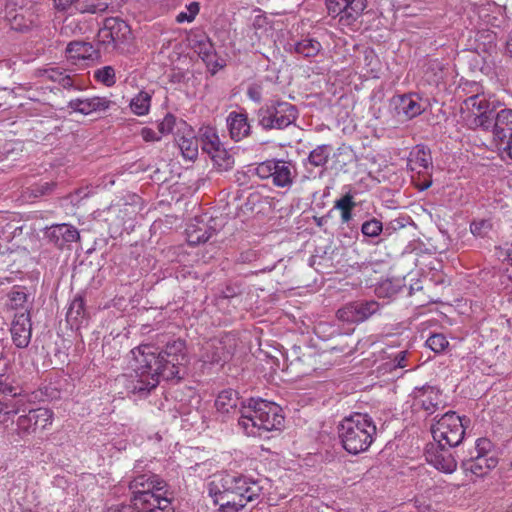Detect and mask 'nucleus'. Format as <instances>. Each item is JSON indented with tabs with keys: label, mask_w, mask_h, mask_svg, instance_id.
Instances as JSON below:
<instances>
[{
	"label": "nucleus",
	"mask_w": 512,
	"mask_h": 512,
	"mask_svg": "<svg viewBox=\"0 0 512 512\" xmlns=\"http://www.w3.org/2000/svg\"><path fill=\"white\" fill-rule=\"evenodd\" d=\"M491 228V224L487 220L474 221L470 225L472 234L476 236H484Z\"/></svg>",
	"instance_id": "13d9d810"
},
{
	"label": "nucleus",
	"mask_w": 512,
	"mask_h": 512,
	"mask_svg": "<svg viewBox=\"0 0 512 512\" xmlns=\"http://www.w3.org/2000/svg\"><path fill=\"white\" fill-rule=\"evenodd\" d=\"M294 50L297 54L303 55L304 57L316 56L320 49L321 44L314 39L305 38L297 41L293 44Z\"/></svg>",
	"instance_id": "ea45409f"
},
{
	"label": "nucleus",
	"mask_w": 512,
	"mask_h": 512,
	"mask_svg": "<svg viewBox=\"0 0 512 512\" xmlns=\"http://www.w3.org/2000/svg\"><path fill=\"white\" fill-rule=\"evenodd\" d=\"M131 353L134 358L133 373L127 388L140 397H146L155 389L160 378L180 380L186 374L188 356L186 343L181 339L167 342L161 351L150 345H141Z\"/></svg>",
	"instance_id": "f257e3e1"
},
{
	"label": "nucleus",
	"mask_w": 512,
	"mask_h": 512,
	"mask_svg": "<svg viewBox=\"0 0 512 512\" xmlns=\"http://www.w3.org/2000/svg\"><path fill=\"white\" fill-rule=\"evenodd\" d=\"M379 310V304L376 301L361 302L354 306V323L363 322Z\"/></svg>",
	"instance_id": "a19ab883"
},
{
	"label": "nucleus",
	"mask_w": 512,
	"mask_h": 512,
	"mask_svg": "<svg viewBox=\"0 0 512 512\" xmlns=\"http://www.w3.org/2000/svg\"><path fill=\"white\" fill-rule=\"evenodd\" d=\"M202 60L205 62L208 70L212 75L216 74L220 69H222L225 66V60L223 58H220L217 55L216 51L207 55V57L202 58Z\"/></svg>",
	"instance_id": "3c124183"
},
{
	"label": "nucleus",
	"mask_w": 512,
	"mask_h": 512,
	"mask_svg": "<svg viewBox=\"0 0 512 512\" xmlns=\"http://www.w3.org/2000/svg\"><path fill=\"white\" fill-rule=\"evenodd\" d=\"M423 80L429 85L437 86L444 79L443 65L438 59L427 60L423 67Z\"/></svg>",
	"instance_id": "cd10ccee"
},
{
	"label": "nucleus",
	"mask_w": 512,
	"mask_h": 512,
	"mask_svg": "<svg viewBox=\"0 0 512 512\" xmlns=\"http://www.w3.org/2000/svg\"><path fill=\"white\" fill-rule=\"evenodd\" d=\"M141 136L146 142L158 141L161 138L153 129L148 127L141 130Z\"/></svg>",
	"instance_id": "338daca9"
},
{
	"label": "nucleus",
	"mask_w": 512,
	"mask_h": 512,
	"mask_svg": "<svg viewBox=\"0 0 512 512\" xmlns=\"http://www.w3.org/2000/svg\"><path fill=\"white\" fill-rule=\"evenodd\" d=\"M165 486L164 482L158 487L140 486V489L132 491V503L143 512H169L171 501L164 496Z\"/></svg>",
	"instance_id": "6e6552de"
},
{
	"label": "nucleus",
	"mask_w": 512,
	"mask_h": 512,
	"mask_svg": "<svg viewBox=\"0 0 512 512\" xmlns=\"http://www.w3.org/2000/svg\"><path fill=\"white\" fill-rule=\"evenodd\" d=\"M214 166L219 171H229L234 166V157L226 150L224 146L219 148L217 152H214L210 155Z\"/></svg>",
	"instance_id": "c9c22d12"
},
{
	"label": "nucleus",
	"mask_w": 512,
	"mask_h": 512,
	"mask_svg": "<svg viewBox=\"0 0 512 512\" xmlns=\"http://www.w3.org/2000/svg\"><path fill=\"white\" fill-rule=\"evenodd\" d=\"M151 95L148 92L140 91L130 101V108L132 112L138 116L146 115L150 110Z\"/></svg>",
	"instance_id": "4c0bfd02"
},
{
	"label": "nucleus",
	"mask_w": 512,
	"mask_h": 512,
	"mask_svg": "<svg viewBox=\"0 0 512 512\" xmlns=\"http://www.w3.org/2000/svg\"><path fill=\"white\" fill-rule=\"evenodd\" d=\"M203 361L211 364H221L229 361L236 350V340L230 335L213 339L206 343Z\"/></svg>",
	"instance_id": "9b49d317"
},
{
	"label": "nucleus",
	"mask_w": 512,
	"mask_h": 512,
	"mask_svg": "<svg viewBox=\"0 0 512 512\" xmlns=\"http://www.w3.org/2000/svg\"><path fill=\"white\" fill-rule=\"evenodd\" d=\"M129 27L125 21L118 17L106 18L103 23V28L99 32H126Z\"/></svg>",
	"instance_id": "de8ad7c7"
},
{
	"label": "nucleus",
	"mask_w": 512,
	"mask_h": 512,
	"mask_svg": "<svg viewBox=\"0 0 512 512\" xmlns=\"http://www.w3.org/2000/svg\"><path fill=\"white\" fill-rule=\"evenodd\" d=\"M163 480L160 479L157 475L148 472L144 474H139L135 476L130 482H129V489L132 491L136 489H140V486H147L149 487H158V485H162Z\"/></svg>",
	"instance_id": "58836bf2"
},
{
	"label": "nucleus",
	"mask_w": 512,
	"mask_h": 512,
	"mask_svg": "<svg viewBox=\"0 0 512 512\" xmlns=\"http://www.w3.org/2000/svg\"><path fill=\"white\" fill-rule=\"evenodd\" d=\"M251 27L254 30H261L262 32L275 31L279 32L282 29L275 26L271 17H268L261 10H255L254 15L251 18Z\"/></svg>",
	"instance_id": "f704fd0d"
},
{
	"label": "nucleus",
	"mask_w": 512,
	"mask_h": 512,
	"mask_svg": "<svg viewBox=\"0 0 512 512\" xmlns=\"http://www.w3.org/2000/svg\"><path fill=\"white\" fill-rule=\"evenodd\" d=\"M85 316V301L82 295L77 294L71 301L66 318L71 325H79Z\"/></svg>",
	"instance_id": "72a5a7b5"
},
{
	"label": "nucleus",
	"mask_w": 512,
	"mask_h": 512,
	"mask_svg": "<svg viewBox=\"0 0 512 512\" xmlns=\"http://www.w3.org/2000/svg\"><path fill=\"white\" fill-rule=\"evenodd\" d=\"M464 105L475 115L474 123L485 130L490 129L495 112V102L490 101L484 94H476L468 97Z\"/></svg>",
	"instance_id": "f8f14e48"
},
{
	"label": "nucleus",
	"mask_w": 512,
	"mask_h": 512,
	"mask_svg": "<svg viewBox=\"0 0 512 512\" xmlns=\"http://www.w3.org/2000/svg\"><path fill=\"white\" fill-rule=\"evenodd\" d=\"M376 170L377 169L375 161L369 158H362L357 160L354 170V176L365 175V172H371V175H374Z\"/></svg>",
	"instance_id": "603ef678"
},
{
	"label": "nucleus",
	"mask_w": 512,
	"mask_h": 512,
	"mask_svg": "<svg viewBox=\"0 0 512 512\" xmlns=\"http://www.w3.org/2000/svg\"><path fill=\"white\" fill-rule=\"evenodd\" d=\"M113 102L107 97L94 96L89 98L71 99L67 107L76 113L90 115L94 112H103L108 110Z\"/></svg>",
	"instance_id": "f3484780"
},
{
	"label": "nucleus",
	"mask_w": 512,
	"mask_h": 512,
	"mask_svg": "<svg viewBox=\"0 0 512 512\" xmlns=\"http://www.w3.org/2000/svg\"><path fill=\"white\" fill-rule=\"evenodd\" d=\"M426 345L434 352L441 353L449 346V342L443 334L437 333L426 340Z\"/></svg>",
	"instance_id": "09e8293b"
},
{
	"label": "nucleus",
	"mask_w": 512,
	"mask_h": 512,
	"mask_svg": "<svg viewBox=\"0 0 512 512\" xmlns=\"http://www.w3.org/2000/svg\"><path fill=\"white\" fill-rule=\"evenodd\" d=\"M498 464V458L493 450V444L488 438H479L469 456L462 459L461 467L477 477L486 475Z\"/></svg>",
	"instance_id": "423d86ee"
},
{
	"label": "nucleus",
	"mask_w": 512,
	"mask_h": 512,
	"mask_svg": "<svg viewBox=\"0 0 512 512\" xmlns=\"http://www.w3.org/2000/svg\"><path fill=\"white\" fill-rule=\"evenodd\" d=\"M53 415V411L49 408L30 409L27 414L18 417L16 432L21 438H24L35 433L37 428L45 429L52 424Z\"/></svg>",
	"instance_id": "1a4fd4ad"
},
{
	"label": "nucleus",
	"mask_w": 512,
	"mask_h": 512,
	"mask_svg": "<svg viewBox=\"0 0 512 512\" xmlns=\"http://www.w3.org/2000/svg\"><path fill=\"white\" fill-rule=\"evenodd\" d=\"M339 439L342 447L348 452L352 453V448L349 444L350 435L352 434V415L346 416L338 427Z\"/></svg>",
	"instance_id": "79ce46f5"
},
{
	"label": "nucleus",
	"mask_w": 512,
	"mask_h": 512,
	"mask_svg": "<svg viewBox=\"0 0 512 512\" xmlns=\"http://www.w3.org/2000/svg\"><path fill=\"white\" fill-rule=\"evenodd\" d=\"M55 187V183L53 182H40L32 185L28 188L30 195L37 198L44 195L50 194Z\"/></svg>",
	"instance_id": "864d4df0"
},
{
	"label": "nucleus",
	"mask_w": 512,
	"mask_h": 512,
	"mask_svg": "<svg viewBox=\"0 0 512 512\" xmlns=\"http://www.w3.org/2000/svg\"><path fill=\"white\" fill-rule=\"evenodd\" d=\"M227 125L230 136L235 141H240L250 134V124L245 113L230 112L227 117Z\"/></svg>",
	"instance_id": "5701e85b"
},
{
	"label": "nucleus",
	"mask_w": 512,
	"mask_h": 512,
	"mask_svg": "<svg viewBox=\"0 0 512 512\" xmlns=\"http://www.w3.org/2000/svg\"><path fill=\"white\" fill-rule=\"evenodd\" d=\"M198 139L203 152L207 153L209 156L212 153L217 152V150L223 146L220 142L216 129L210 126L202 127L200 129Z\"/></svg>",
	"instance_id": "bb28decb"
},
{
	"label": "nucleus",
	"mask_w": 512,
	"mask_h": 512,
	"mask_svg": "<svg viewBox=\"0 0 512 512\" xmlns=\"http://www.w3.org/2000/svg\"><path fill=\"white\" fill-rule=\"evenodd\" d=\"M185 232L188 244L196 246L207 242L215 233V229L208 226L203 220L196 218L194 223L187 226Z\"/></svg>",
	"instance_id": "4be33fe9"
},
{
	"label": "nucleus",
	"mask_w": 512,
	"mask_h": 512,
	"mask_svg": "<svg viewBox=\"0 0 512 512\" xmlns=\"http://www.w3.org/2000/svg\"><path fill=\"white\" fill-rule=\"evenodd\" d=\"M238 393L232 389L221 391L216 400L215 407L221 413H230L237 408Z\"/></svg>",
	"instance_id": "7c9ffc66"
},
{
	"label": "nucleus",
	"mask_w": 512,
	"mask_h": 512,
	"mask_svg": "<svg viewBox=\"0 0 512 512\" xmlns=\"http://www.w3.org/2000/svg\"><path fill=\"white\" fill-rule=\"evenodd\" d=\"M501 152L502 158H508L512 161V133L496 144Z\"/></svg>",
	"instance_id": "4d7b16f0"
},
{
	"label": "nucleus",
	"mask_w": 512,
	"mask_h": 512,
	"mask_svg": "<svg viewBox=\"0 0 512 512\" xmlns=\"http://www.w3.org/2000/svg\"><path fill=\"white\" fill-rule=\"evenodd\" d=\"M175 141L184 158L194 160L197 157L199 139L191 128H186L182 135L177 133Z\"/></svg>",
	"instance_id": "b1692460"
},
{
	"label": "nucleus",
	"mask_w": 512,
	"mask_h": 512,
	"mask_svg": "<svg viewBox=\"0 0 512 512\" xmlns=\"http://www.w3.org/2000/svg\"><path fill=\"white\" fill-rule=\"evenodd\" d=\"M469 419L460 417L454 411H448L440 418L435 417L431 433L435 442L457 447L464 439Z\"/></svg>",
	"instance_id": "39448f33"
},
{
	"label": "nucleus",
	"mask_w": 512,
	"mask_h": 512,
	"mask_svg": "<svg viewBox=\"0 0 512 512\" xmlns=\"http://www.w3.org/2000/svg\"><path fill=\"white\" fill-rule=\"evenodd\" d=\"M8 305L11 309H25L26 304L31 298V294L26 286L14 285L7 294Z\"/></svg>",
	"instance_id": "c85d7f7f"
},
{
	"label": "nucleus",
	"mask_w": 512,
	"mask_h": 512,
	"mask_svg": "<svg viewBox=\"0 0 512 512\" xmlns=\"http://www.w3.org/2000/svg\"><path fill=\"white\" fill-rule=\"evenodd\" d=\"M114 512H143L134 503L129 505H121Z\"/></svg>",
	"instance_id": "774afa93"
},
{
	"label": "nucleus",
	"mask_w": 512,
	"mask_h": 512,
	"mask_svg": "<svg viewBox=\"0 0 512 512\" xmlns=\"http://www.w3.org/2000/svg\"><path fill=\"white\" fill-rule=\"evenodd\" d=\"M175 123V116L168 113L158 125L159 132L161 134H169L170 132H172Z\"/></svg>",
	"instance_id": "052dcab7"
},
{
	"label": "nucleus",
	"mask_w": 512,
	"mask_h": 512,
	"mask_svg": "<svg viewBox=\"0 0 512 512\" xmlns=\"http://www.w3.org/2000/svg\"><path fill=\"white\" fill-rule=\"evenodd\" d=\"M200 11V4L198 2H191L185 6V10L179 12L176 16L178 23L192 22Z\"/></svg>",
	"instance_id": "49530a36"
},
{
	"label": "nucleus",
	"mask_w": 512,
	"mask_h": 512,
	"mask_svg": "<svg viewBox=\"0 0 512 512\" xmlns=\"http://www.w3.org/2000/svg\"><path fill=\"white\" fill-rule=\"evenodd\" d=\"M94 78L107 87H111L116 82L115 70L112 66H104L94 72Z\"/></svg>",
	"instance_id": "c03bdc74"
},
{
	"label": "nucleus",
	"mask_w": 512,
	"mask_h": 512,
	"mask_svg": "<svg viewBox=\"0 0 512 512\" xmlns=\"http://www.w3.org/2000/svg\"><path fill=\"white\" fill-rule=\"evenodd\" d=\"M58 84L61 85L66 90H71V89L78 90V91L82 90V88L80 86L75 84L74 78L67 73H65V75L62 78H60V81Z\"/></svg>",
	"instance_id": "e2e57ef3"
},
{
	"label": "nucleus",
	"mask_w": 512,
	"mask_h": 512,
	"mask_svg": "<svg viewBox=\"0 0 512 512\" xmlns=\"http://www.w3.org/2000/svg\"><path fill=\"white\" fill-rule=\"evenodd\" d=\"M240 412L238 423L248 435L261 436L262 432L279 430L284 423L281 407L261 398H250Z\"/></svg>",
	"instance_id": "7ed1b4c3"
},
{
	"label": "nucleus",
	"mask_w": 512,
	"mask_h": 512,
	"mask_svg": "<svg viewBox=\"0 0 512 512\" xmlns=\"http://www.w3.org/2000/svg\"><path fill=\"white\" fill-rule=\"evenodd\" d=\"M338 211L341 216L342 223H348L352 217V192L349 190L340 199L335 201V205L331 212Z\"/></svg>",
	"instance_id": "e433bc0d"
},
{
	"label": "nucleus",
	"mask_w": 512,
	"mask_h": 512,
	"mask_svg": "<svg viewBox=\"0 0 512 512\" xmlns=\"http://www.w3.org/2000/svg\"><path fill=\"white\" fill-rule=\"evenodd\" d=\"M67 59L73 65L90 66L100 59V52L91 43L70 42L66 48Z\"/></svg>",
	"instance_id": "4468645a"
},
{
	"label": "nucleus",
	"mask_w": 512,
	"mask_h": 512,
	"mask_svg": "<svg viewBox=\"0 0 512 512\" xmlns=\"http://www.w3.org/2000/svg\"><path fill=\"white\" fill-rule=\"evenodd\" d=\"M189 42L192 49L202 58L215 51L214 45L207 37L208 34H190Z\"/></svg>",
	"instance_id": "473e14b6"
},
{
	"label": "nucleus",
	"mask_w": 512,
	"mask_h": 512,
	"mask_svg": "<svg viewBox=\"0 0 512 512\" xmlns=\"http://www.w3.org/2000/svg\"><path fill=\"white\" fill-rule=\"evenodd\" d=\"M298 118V109L290 102L271 99L256 112L257 123L264 130H282Z\"/></svg>",
	"instance_id": "20e7f679"
},
{
	"label": "nucleus",
	"mask_w": 512,
	"mask_h": 512,
	"mask_svg": "<svg viewBox=\"0 0 512 512\" xmlns=\"http://www.w3.org/2000/svg\"><path fill=\"white\" fill-rule=\"evenodd\" d=\"M14 0H8L2 19V29H9L12 32H27L41 27V18L32 7H16Z\"/></svg>",
	"instance_id": "0eeeda50"
},
{
	"label": "nucleus",
	"mask_w": 512,
	"mask_h": 512,
	"mask_svg": "<svg viewBox=\"0 0 512 512\" xmlns=\"http://www.w3.org/2000/svg\"><path fill=\"white\" fill-rule=\"evenodd\" d=\"M400 289V284L394 283L392 280H385L376 287V293L380 297H392L397 294Z\"/></svg>",
	"instance_id": "8fccbe9b"
},
{
	"label": "nucleus",
	"mask_w": 512,
	"mask_h": 512,
	"mask_svg": "<svg viewBox=\"0 0 512 512\" xmlns=\"http://www.w3.org/2000/svg\"><path fill=\"white\" fill-rule=\"evenodd\" d=\"M66 73V70L53 67V68H47L43 70H38L39 76H44L48 80L59 83L60 78H62Z\"/></svg>",
	"instance_id": "6e6d98bb"
},
{
	"label": "nucleus",
	"mask_w": 512,
	"mask_h": 512,
	"mask_svg": "<svg viewBox=\"0 0 512 512\" xmlns=\"http://www.w3.org/2000/svg\"><path fill=\"white\" fill-rule=\"evenodd\" d=\"M297 176V169L292 161L276 159L273 170L272 183L276 187H290Z\"/></svg>",
	"instance_id": "a211bd4d"
},
{
	"label": "nucleus",
	"mask_w": 512,
	"mask_h": 512,
	"mask_svg": "<svg viewBox=\"0 0 512 512\" xmlns=\"http://www.w3.org/2000/svg\"><path fill=\"white\" fill-rule=\"evenodd\" d=\"M407 166L412 172L418 174L428 173L432 167V156L430 150L424 145L415 146L409 153Z\"/></svg>",
	"instance_id": "aec40b11"
},
{
	"label": "nucleus",
	"mask_w": 512,
	"mask_h": 512,
	"mask_svg": "<svg viewBox=\"0 0 512 512\" xmlns=\"http://www.w3.org/2000/svg\"><path fill=\"white\" fill-rule=\"evenodd\" d=\"M414 398L417 401V404H420L421 407L427 411L429 414H432L436 410V403H434V397L437 395L434 393V390L430 386H423L421 388H415L413 391Z\"/></svg>",
	"instance_id": "c756f323"
},
{
	"label": "nucleus",
	"mask_w": 512,
	"mask_h": 512,
	"mask_svg": "<svg viewBox=\"0 0 512 512\" xmlns=\"http://www.w3.org/2000/svg\"><path fill=\"white\" fill-rule=\"evenodd\" d=\"M453 447L444 443H430L425 451L426 461L438 471L446 474H452L457 469V459L452 452Z\"/></svg>",
	"instance_id": "9d476101"
},
{
	"label": "nucleus",
	"mask_w": 512,
	"mask_h": 512,
	"mask_svg": "<svg viewBox=\"0 0 512 512\" xmlns=\"http://www.w3.org/2000/svg\"><path fill=\"white\" fill-rule=\"evenodd\" d=\"M10 331L12 341L17 348L23 349L29 345L32 336V324L28 309L15 314Z\"/></svg>",
	"instance_id": "2eb2a0df"
},
{
	"label": "nucleus",
	"mask_w": 512,
	"mask_h": 512,
	"mask_svg": "<svg viewBox=\"0 0 512 512\" xmlns=\"http://www.w3.org/2000/svg\"><path fill=\"white\" fill-rule=\"evenodd\" d=\"M337 318L339 321L350 323L352 321V306L347 304L337 311Z\"/></svg>",
	"instance_id": "0e129e2a"
},
{
	"label": "nucleus",
	"mask_w": 512,
	"mask_h": 512,
	"mask_svg": "<svg viewBox=\"0 0 512 512\" xmlns=\"http://www.w3.org/2000/svg\"><path fill=\"white\" fill-rule=\"evenodd\" d=\"M241 294V287L238 285H226L221 291V297L224 299H231Z\"/></svg>",
	"instance_id": "680f3d73"
},
{
	"label": "nucleus",
	"mask_w": 512,
	"mask_h": 512,
	"mask_svg": "<svg viewBox=\"0 0 512 512\" xmlns=\"http://www.w3.org/2000/svg\"><path fill=\"white\" fill-rule=\"evenodd\" d=\"M48 240L58 247H63L67 243H72L80 238L79 231L69 224L53 225L46 231Z\"/></svg>",
	"instance_id": "6ab92c4d"
},
{
	"label": "nucleus",
	"mask_w": 512,
	"mask_h": 512,
	"mask_svg": "<svg viewBox=\"0 0 512 512\" xmlns=\"http://www.w3.org/2000/svg\"><path fill=\"white\" fill-rule=\"evenodd\" d=\"M490 128H492L493 139L496 144L512 134V110L503 108L494 112Z\"/></svg>",
	"instance_id": "412c9836"
},
{
	"label": "nucleus",
	"mask_w": 512,
	"mask_h": 512,
	"mask_svg": "<svg viewBox=\"0 0 512 512\" xmlns=\"http://www.w3.org/2000/svg\"><path fill=\"white\" fill-rule=\"evenodd\" d=\"M332 150L333 149L331 145H319L309 153V156L307 160L304 162V164H310L314 167L323 168L327 164L332 153Z\"/></svg>",
	"instance_id": "2f4dec72"
},
{
	"label": "nucleus",
	"mask_w": 512,
	"mask_h": 512,
	"mask_svg": "<svg viewBox=\"0 0 512 512\" xmlns=\"http://www.w3.org/2000/svg\"><path fill=\"white\" fill-rule=\"evenodd\" d=\"M276 159L263 161L255 168V173L261 179L272 178Z\"/></svg>",
	"instance_id": "5fc2aeb1"
},
{
	"label": "nucleus",
	"mask_w": 512,
	"mask_h": 512,
	"mask_svg": "<svg viewBox=\"0 0 512 512\" xmlns=\"http://www.w3.org/2000/svg\"><path fill=\"white\" fill-rule=\"evenodd\" d=\"M10 361L5 355V349L0 344V392L2 394H9L16 397L18 393L16 388L13 386V377L9 373Z\"/></svg>",
	"instance_id": "393cba45"
},
{
	"label": "nucleus",
	"mask_w": 512,
	"mask_h": 512,
	"mask_svg": "<svg viewBox=\"0 0 512 512\" xmlns=\"http://www.w3.org/2000/svg\"><path fill=\"white\" fill-rule=\"evenodd\" d=\"M376 425L367 414L354 413V455L366 451L374 441Z\"/></svg>",
	"instance_id": "ddd939ff"
},
{
	"label": "nucleus",
	"mask_w": 512,
	"mask_h": 512,
	"mask_svg": "<svg viewBox=\"0 0 512 512\" xmlns=\"http://www.w3.org/2000/svg\"><path fill=\"white\" fill-rule=\"evenodd\" d=\"M382 229V223L375 218L366 220L361 225L363 237L375 238L380 235Z\"/></svg>",
	"instance_id": "a18cd8bd"
},
{
	"label": "nucleus",
	"mask_w": 512,
	"mask_h": 512,
	"mask_svg": "<svg viewBox=\"0 0 512 512\" xmlns=\"http://www.w3.org/2000/svg\"><path fill=\"white\" fill-rule=\"evenodd\" d=\"M209 496L221 512H239L247 503L257 501L263 491L260 481L238 473H220L207 484Z\"/></svg>",
	"instance_id": "f03ea898"
},
{
	"label": "nucleus",
	"mask_w": 512,
	"mask_h": 512,
	"mask_svg": "<svg viewBox=\"0 0 512 512\" xmlns=\"http://www.w3.org/2000/svg\"><path fill=\"white\" fill-rule=\"evenodd\" d=\"M105 38L103 39L104 42H107L108 44H112L113 49H117L120 52L124 51L123 39L125 38V34H104Z\"/></svg>",
	"instance_id": "bf43d9fd"
},
{
	"label": "nucleus",
	"mask_w": 512,
	"mask_h": 512,
	"mask_svg": "<svg viewBox=\"0 0 512 512\" xmlns=\"http://www.w3.org/2000/svg\"><path fill=\"white\" fill-rule=\"evenodd\" d=\"M393 102L397 114L405 119H412L427 108V101L414 93L398 96L393 99Z\"/></svg>",
	"instance_id": "dca6fc26"
},
{
	"label": "nucleus",
	"mask_w": 512,
	"mask_h": 512,
	"mask_svg": "<svg viewBox=\"0 0 512 512\" xmlns=\"http://www.w3.org/2000/svg\"><path fill=\"white\" fill-rule=\"evenodd\" d=\"M377 183V178L371 175V172H365V175L354 176V194L363 193L372 188Z\"/></svg>",
	"instance_id": "37998d69"
},
{
	"label": "nucleus",
	"mask_w": 512,
	"mask_h": 512,
	"mask_svg": "<svg viewBox=\"0 0 512 512\" xmlns=\"http://www.w3.org/2000/svg\"><path fill=\"white\" fill-rule=\"evenodd\" d=\"M351 5L352 0H326L329 15L339 17L343 27H349L351 24Z\"/></svg>",
	"instance_id": "a878e982"
},
{
	"label": "nucleus",
	"mask_w": 512,
	"mask_h": 512,
	"mask_svg": "<svg viewBox=\"0 0 512 512\" xmlns=\"http://www.w3.org/2000/svg\"><path fill=\"white\" fill-rule=\"evenodd\" d=\"M6 403H9L7 416L18 414L24 407V403L21 400L10 399Z\"/></svg>",
	"instance_id": "69168bd1"
}]
</instances>
